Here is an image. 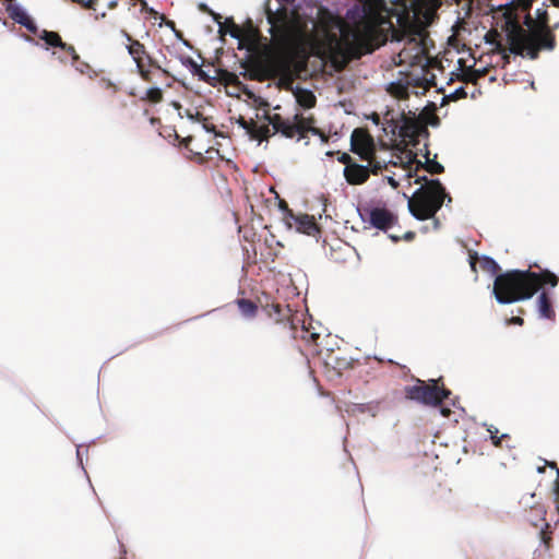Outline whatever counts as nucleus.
<instances>
[{
  "mask_svg": "<svg viewBox=\"0 0 559 559\" xmlns=\"http://www.w3.org/2000/svg\"><path fill=\"white\" fill-rule=\"evenodd\" d=\"M379 26L372 21L349 24L330 10L320 8L314 53L330 60L336 70H343L352 60L372 52L379 45Z\"/></svg>",
  "mask_w": 559,
  "mask_h": 559,
  "instance_id": "nucleus-1",
  "label": "nucleus"
},
{
  "mask_svg": "<svg viewBox=\"0 0 559 559\" xmlns=\"http://www.w3.org/2000/svg\"><path fill=\"white\" fill-rule=\"evenodd\" d=\"M439 0H397L395 8L388 10L390 17H396V27H392V38L405 40L399 57L401 62L420 63L427 55V31L421 20L423 8L433 5Z\"/></svg>",
  "mask_w": 559,
  "mask_h": 559,
  "instance_id": "nucleus-2",
  "label": "nucleus"
},
{
  "mask_svg": "<svg viewBox=\"0 0 559 559\" xmlns=\"http://www.w3.org/2000/svg\"><path fill=\"white\" fill-rule=\"evenodd\" d=\"M558 281L557 275L549 270H512L496 276L492 292L499 304H512L530 299L545 285L556 287Z\"/></svg>",
  "mask_w": 559,
  "mask_h": 559,
  "instance_id": "nucleus-3",
  "label": "nucleus"
},
{
  "mask_svg": "<svg viewBox=\"0 0 559 559\" xmlns=\"http://www.w3.org/2000/svg\"><path fill=\"white\" fill-rule=\"evenodd\" d=\"M421 182L424 185L408 199V210L415 218L426 221L435 217L445 199L451 202L452 198L445 192V188L439 179H428L426 176H421L414 181L416 185Z\"/></svg>",
  "mask_w": 559,
  "mask_h": 559,
  "instance_id": "nucleus-4",
  "label": "nucleus"
},
{
  "mask_svg": "<svg viewBox=\"0 0 559 559\" xmlns=\"http://www.w3.org/2000/svg\"><path fill=\"white\" fill-rule=\"evenodd\" d=\"M510 28L507 34L509 50L514 55L526 52L531 59L538 57L540 49H554L556 45L555 35L550 29L540 31L534 34H527L518 23H509Z\"/></svg>",
  "mask_w": 559,
  "mask_h": 559,
  "instance_id": "nucleus-5",
  "label": "nucleus"
},
{
  "mask_svg": "<svg viewBox=\"0 0 559 559\" xmlns=\"http://www.w3.org/2000/svg\"><path fill=\"white\" fill-rule=\"evenodd\" d=\"M417 110L418 108L405 111L403 108L397 114L388 110L384 115V120L391 127L392 133L397 134L405 146H416L419 143V138L429 135L426 122L417 117Z\"/></svg>",
  "mask_w": 559,
  "mask_h": 559,
  "instance_id": "nucleus-6",
  "label": "nucleus"
},
{
  "mask_svg": "<svg viewBox=\"0 0 559 559\" xmlns=\"http://www.w3.org/2000/svg\"><path fill=\"white\" fill-rule=\"evenodd\" d=\"M404 394L407 400L437 407L449 399L451 391L444 386L442 378L431 379L428 382L416 379L414 385L404 388Z\"/></svg>",
  "mask_w": 559,
  "mask_h": 559,
  "instance_id": "nucleus-7",
  "label": "nucleus"
},
{
  "mask_svg": "<svg viewBox=\"0 0 559 559\" xmlns=\"http://www.w3.org/2000/svg\"><path fill=\"white\" fill-rule=\"evenodd\" d=\"M267 23L271 25L270 33L277 40L288 39L295 31L296 13L286 5H281L275 11L270 7L265 9Z\"/></svg>",
  "mask_w": 559,
  "mask_h": 559,
  "instance_id": "nucleus-8",
  "label": "nucleus"
},
{
  "mask_svg": "<svg viewBox=\"0 0 559 559\" xmlns=\"http://www.w3.org/2000/svg\"><path fill=\"white\" fill-rule=\"evenodd\" d=\"M314 119L313 117H304L300 114H296L293 119L286 118L285 121L278 127L275 133H281L283 136L287 139H293L296 135L299 139L306 138L309 132L316 135H320L322 141L326 142L328 138L324 133L313 127Z\"/></svg>",
  "mask_w": 559,
  "mask_h": 559,
  "instance_id": "nucleus-9",
  "label": "nucleus"
},
{
  "mask_svg": "<svg viewBox=\"0 0 559 559\" xmlns=\"http://www.w3.org/2000/svg\"><path fill=\"white\" fill-rule=\"evenodd\" d=\"M350 152L360 159H371L372 152H377L374 140L367 129L356 128L350 135Z\"/></svg>",
  "mask_w": 559,
  "mask_h": 559,
  "instance_id": "nucleus-10",
  "label": "nucleus"
},
{
  "mask_svg": "<svg viewBox=\"0 0 559 559\" xmlns=\"http://www.w3.org/2000/svg\"><path fill=\"white\" fill-rule=\"evenodd\" d=\"M409 155L412 156V158L409 159L406 166L409 169L408 177H415L416 179L417 177H419L418 171L420 169H425L431 175H439L444 173V167L436 160L437 156L435 155L433 158H430V152L427 147L425 153V163L417 160L416 154H414L412 151H409Z\"/></svg>",
  "mask_w": 559,
  "mask_h": 559,
  "instance_id": "nucleus-11",
  "label": "nucleus"
},
{
  "mask_svg": "<svg viewBox=\"0 0 559 559\" xmlns=\"http://www.w3.org/2000/svg\"><path fill=\"white\" fill-rule=\"evenodd\" d=\"M324 364L326 367L336 371L338 376H342L347 370L355 369L360 366L359 360L347 357L340 349L329 352L324 357Z\"/></svg>",
  "mask_w": 559,
  "mask_h": 559,
  "instance_id": "nucleus-12",
  "label": "nucleus"
},
{
  "mask_svg": "<svg viewBox=\"0 0 559 559\" xmlns=\"http://www.w3.org/2000/svg\"><path fill=\"white\" fill-rule=\"evenodd\" d=\"M424 81L425 79L420 80L406 76L405 80L392 82L388 87V92L399 100H406L409 97V87H423L424 91L427 90L426 85L424 84Z\"/></svg>",
  "mask_w": 559,
  "mask_h": 559,
  "instance_id": "nucleus-13",
  "label": "nucleus"
},
{
  "mask_svg": "<svg viewBox=\"0 0 559 559\" xmlns=\"http://www.w3.org/2000/svg\"><path fill=\"white\" fill-rule=\"evenodd\" d=\"M369 223L377 229L386 231L397 223V216L384 207H373L369 211Z\"/></svg>",
  "mask_w": 559,
  "mask_h": 559,
  "instance_id": "nucleus-14",
  "label": "nucleus"
},
{
  "mask_svg": "<svg viewBox=\"0 0 559 559\" xmlns=\"http://www.w3.org/2000/svg\"><path fill=\"white\" fill-rule=\"evenodd\" d=\"M343 176L350 186H360L368 181L370 177L369 166L360 165L357 162L344 167Z\"/></svg>",
  "mask_w": 559,
  "mask_h": 559,
  "instance_id": "nucleus-15",
  "label": "nucleus"
},
{
  "mask_svg": "<svg viewBox=\"0 0 559 559\" xmlns=\"http://www.w3.org/2000/svg\"><path fill=\"white\" fill-rule=\"evenodd\" d=\"M5 1L8 2L5 10L9 16L20 25L24 26L28 32L36 34V24L20 5L14 3L15 0Z\"/></svg>",
  "mask_w": 559,
  "mask_h": 559,
  "instance_id": "nucleus-16",
  "label": "nucleus"
},
{
  "mask_svg": "<svg viewBox=\"0 0 559 559\" xmlns=\"http://www.w3.org/2000/svg\"><path fill=\"white\" fill-rule=\"evenodd\" d=\"M479 261L480 267L483 271L491 274L499 275L498 273L501 271L499 264L490 257H483L480 260L476 252L469 254V264L471 269L476 272V264Z\"/></svg>",
  "mask_w": 559,
  "mask_h": 559,
  "instance_id": "nucleus-17",
  "label": "nucleus"
},
{
  "mask_svg": "<svg viewBox=\"0 0 559 559\" xmlns=\"http://www.w3.org/2000/svg\"><path fill=\"white\" fill-rule=\"evenodd\" d=\"M295 222L297 224V230L306 234L308 236H314L319 233V226L314 221V217L308 214H302L295 216Z\"/></svg>",
  "mask_w": 559,
  "mask_h": 559,
  "instance_id": "nucleus-18",
  "label": "nucleus"
},
{
  "mask_svg": "<svg viewBox=\"0 0 559 559\" xmlns=\"http://www.w3.org/2000/svg\"><path fill=\"white\" fill-rule=\"evenodd\" d=\"M127 38L130 41V45L128 46V51L133 58L135 64L138 66V62L145 63V58L148 56L145 46L138 39L131 38L129 34H127Z\"/></svg>",
  "mask_w": 559,
  "mask_h": 559,
  "instance_id": "nucleus-19",
  "label": "nucleus"
},
{
  "mask_svg": "<svg viewBox=\"0 0 559 559\" xmlns=\"http://www.w3.org/2000/svg\"><path fill=\"white\" fill-rule=\"evenodd\" d=\"M537 306L540 317L545 319L552 320L555 319V310L552 308V301L548 295V293L543 292L537 299Z\"/></svg>",
  "mask_w": 559,
  "mask_h": 559,
  "instance_id": "nucleus-20",
  "label": "nucleus"
},
{
  "mask_svg": "<svg viewBox=\"0 0 559 559\" xmlns=\"http://www.w3.org/2000/svg\"><path fill=\"white\" fill-rule=\"evenodd\" d=\"M295 97L299 106L305 109H310L316 106L317 98L314 94L306 88H297L295 92Z\"/></svg>",
  "mask_w": 559,
  "mask_h": 559,
  "instance_id": "nucleus-21",
  "label": "nucleus"
},
{
  "mask_svg": "<svg viewBox=\"0 0 559 559\" xmlns=\"http://www.w3.org/2000/svg\"><path fill=\"white\" fill-rule=\"evenodd\" d=\"M239 311L246 318H253L258 312V306L250 299L240 298L236 300Z\"/></svg>",
  "mask_w": 559,
  "mask_h": 559,
  "instance_id": "nucleus-22",
  "label": "nucleus"
},
{
  "mask_svg": "<svg viewBox=\"0 0 559 559\" xmlns=\"http://www.w3.org/2000/svg\"><path fill=\"white\" fill-rule=\"evenodd\" d=\"M40 39L51 47L64 48V41H62L60 35L52 31H43Z\"/></svg>",
  "mask_w": 559,
  "mask_h": 559,
  "instance_id": "nucleus-23",
  "label": "nucleus"
},
{
  "mask_svg": "<svg viewBox=\"0 0 559 559\" xmlns=\"http://www.w3.org/2000/svg\"><path fill=\"white\" fill-rule=\"evenodd\" d=\"M272 134L273 132H271L269 126H258L257 123H254L250 136L261 142L267 140Z\"/></svg>",
  "mask_w": 559,
  "mask_h": 559,
  "instance_id": "nucleus-24",
  "label": "nucleus"
},
{
  "mask_svg": "<svg viewBox=\"0 0 559 559\" xmlns=\"http://www.w3.org/2000/svg\"><path fill=\"white\" fill-rule=\"evenodd\" d=\"M183 64L190 69L193 75L199 76V79L202 81L209 82L207 74L192 58H187L186 61H183Z\"/></svg>",
  "mask_w": 559,
  "mask_h": 559,
  "instance_id": "nucleus-25",
  "label": "nucleus"
},
{
  "mask_svg": "<svg viewBox=\"0 0 559 559\" xmlns=\"http://www.w3.org/2000/svg\"><path fill=\"white\" fill-rule=\"evenodd\" d=\"M431 106L432 108L426 107L419 115H417V117H420V119L426 122V126L428 123L435 126L439 121L438 117L435 114V105L431 104Z\"/></svg>",
  "mask_w": 559,
  "mask_h": 559,
  "instance_id": "nucleus-26",
  "label": "nucleus"
},
{
  "mask_svg": "<svg viewBox=\"0 0 559 559\" xmlns=\"http://www.w3.org/2000/svg\"><path fill=\"white\" fill-rule=\"evenodd\" d=\"M164 95L163 91L158 87H151L146 91L145 96L142 98L143 100H147L153 104H158L163 100Z\"/></svg>",
  "mask_w": 559,
  "mask_h": 559,
  "instance_id": "nucleus-27",
  "label": "nucleus"
},
{
  "mask_svg": "<svg viewBox=\"0 0 559 559\" xmlns=\"http://www.w3.org/2000/svg\"><path fill=\"white\" fill-rule=\"evenodd\" d=\"M377 152H372L371 159H364L368 164L366 166H369L370 174L378 175L382 169L386 167L384 162H381L376 156Z\"/></svg>",
  "mask_w": 559,
  "mask_h": 559,
  "instance_id": "nucleus-28",
  "label": "nucleus"
},
{
  "mask_svg": "<svg viewBox=\"0 0 559 559\" xmlns=\"http://www.w3.org/2000/svg\"><path fill=\"white\" fill-rule=\"evenodd\" d=\"M138 73L141 76V79L146 83H153L154 82V75L155 72L146 67L145 63L138 62Z\"/></svg>",
  "mask_w": 559,
  "mask_h": 559,
  "instance_id": "nucleus-29",
  "label": "nucleus"
},
{
  "mask_svg": "<svg viewBox=\"0 0 559 559\" xmlns=\"http://www.w3.org/2000/svg\"><path fill=\"white\" fill-rule=\"evenodd\" d=\"M264 119L269 122V124L272 126L273 134H275V131L281 127V124L285 121L286 118H283L280 114H269L266 112L264 115Z\"/></svg>",
  "mask_w": 559,
  "mask_h": 559,
  "instance_id": "nucleus-30",
  "label": "nucleus"
},
{
  "mask_svg": "<svg viewBox=\"0 0 559 559\" xmlns=\"http://www.w3.org/2000/svg\"><path fill=\"white\" fill-rule=\"evenodd\" d=\"M275 242V237L272 235L270 238H265V241L264 243L267 246V247H272V243ZM276 246L282 248V245L276 241ZM272 249V248H270ZM278 253L280 251H275V250H270L266 255L264 257V261H271V262H274L275 259L278 257Z\"/></svg>",
  "mask_w": 559,
  "mask_h": 559,
  "instance_id": "nucleus-31",
  "label": "nucleus"
},
{
  "mask_svg": "<svg viewBox=\"0 0 559 559\" xmlns=\"http://www.w3.org/2000/svg\"><path fill=\"white\" fill-rule=\"evenodd\" d=\"M300 338L308 344L318 345V340L320 338V334L316 333L313 331H310L309 329H306L304 326L301 330Z\"/></svg>",
  "mask_w": 559,
  "mask_h": 559,
  "instance_id": "nucleus-32",
  "label": "nucleus"
},
{
  "mask_svg": "<svg viewBox=\"0 0 559 559\" xmlns=\"http://www.w3.org/2000/svg\"><path fill=\"white\" fill-rule=\"evenodd\" d=\"M145 64H146V67H147L148 69H151V70H153V71H155V70H156V71H158L162 75L167 76V78H170V73H169L167 70L163 69V68L158 64V62H157L155 59H153L150 55L145 58Z\"/></svg>",
  "mask_w": 559,
  "mask_h": 559,
  "instance_id": "nucleus-33",
  "label": "nucleus"
},
{
  "mask_svg": "<svg viewBox=\"0 0 559 559\" xmlns=\"http://www.w3.org/2000/svg\"><path fill=\"white\" fill-rule=\"evenodd\" d=\"M499 38H500V34L496 29L489 31L485 36L486 43H488L490 45H495L496 48L500 50L502 48V44L499 40Z\"/></svg>",
  "mask_w": 559,
  "mask_h": 559,
  "instance_id": "nucleus-34",
  "label": "nucleus"
},
{
  "mask_svg": "<svg viewBox=\"0 0 559 559\" xmlns=\"http://www.w3.org/2000/svg\"><path fill=\"white\" fill-rule=\"evenodd\" d=\"M98 84H99L100 88L109 91L111 94H116L118 92L117 85L108 79H105V78L100 79Z\"/></svg>",
  "mask_w": 559,
  "mask_h": 559,
  "instance_id": "nucleus-35",
  "label": "nucleus"
},
{
  "mask_svg": "<svg viewBox=\"0 0 559 559\" xmlns=\"http://www.w3.org/2000/svg\"><path fill=\"white\" fill-rule=\"evenodd\" d=\"M450 99L459 100L467 97V93L463 86L457 87L453 93L450 94Z\"/></svg>",
  "mask_w": 559,
  "mask_h": 559,
  "instance_id": "nucleus-36",
  "label": "nucleus"
},
{
  "mask_svg": "<svg viewBox=\"0 0 559 559\" xmlns=\"http://www.w3.org/2000/svg\"><path fill=\"white\" fill-rule=\"evenodd\" d=\"M337 160L345 167L356 162L348 153H338Z\"/></svg>",
  "mask_w": 559,
  "mask_h": 559,
  "instance_id": "nucleus-37",
  "label": "nucleus"
},
{
  "mask_svg": "<svg viewBox=\"0 0 559 559\" xmlns=\"http://www.w3.org/2000/svg\"><path fill=\"white\" fill-rule=\"evenodd\" d=\"M238 123L250 134L255 122L253 120L248 121L243 117H239Z\"/></svg>",
  "mask_w": 559,
  "mask_h": 559,
  "instance_id": "nucleus-38",
  "label": "nucleus"
},
{
  "mask_svg": "<svg viewBox=\"0 0 559 559\" xmlns=\"http://www.w3.org/2000/svg\"><path fill=\"white\" fill-rule=\"evenodd\" d=\"M61 49L71 56L73 62L79 60L80 57L72 45L64 43V48Z\"/></svg>",
  "mask_w": 559,
  "mask_h": 559,
  "instance_id": "nucleus-39",
  "label": "nucleus"
},
{
  "mask_svg": "<svg viewBox=\"0 0 559 559\" xmlns=\"http://www.w3.org/2000/svg\"><path fill=\"white\" fill-rule=\"evenodd\" d=\"M239 233H243V239L249 242L254 241L255 233L252 229H246L240 227Z\"/></svg>",
  "mask_w": 559,
  "mask_h": 559,
  "instance_id": "nucleus-40",
  "label": "nucleus"
},
{
  "mask_svg": "<svg viewBox=\"0 0 559 559\" xmlns=\"http://www.w3.org/2000/svg\"><path fill=\"white\" fill-rule=\"evenodd\" d=\"M490 432V438L492 440V443L496 445V447H499L501 444V439L504 437V436H501V437H498L497 433H498V429L496 428L495 431H492L491 429L488 430Z\"/></svg>",
  "mask_w": 559,
  "mask_h": 559,
  "instance_id": "nucleus-41",
  "label": "nucleus"
},
{
  "mask_svg": "<svg viewBox=\"0 0 559 559\" xmlns=\"http://www.w3.org/2000/svg\"><path fill=\"white\" fill-rule=\"evenodd\" d=\"M540 538H542V542L546 545V547H549L550 540H551L550 532L542 530Z\"/></svg>",
  "mask_w": 559,
  "mask_h": 559,
  "instance_id": "nucleus-42",
  "label": "nucleus"
},
{
  "mask_svg": "<svg viewBox=\"0 0 559 559\" xmlns=\"http://www.w3.org/2000/svg\"><path fill=\"white\" fill-rule=\"evenodd\" d=\"M73 2L81 3L87 9H93L95 5L96 0H72Z\"/></svg>",
  "mask_w": 559,
  "mask_h": 559,
  "instance_id": "nucleus-43",
  "label": "nucleus"
},
{
  "mask_svg": "<svg viewBox=\"0 0 559 559\" xmlns=\"http://www.w3.org/2000/svg\"><path fill=\"white\" fill-rule=\"evenodd\" d=\"M277 323H281L284 329L288 330V332L294 331V325L289 320H277Z\"/></svg>",
  "mask_w": 559,
  "mask_h": 559,
  "instance_id": "nucleus-44",
  "label": "nucleus"
},
{
  "mask_svg": "<svg viewBox=\"0 0 559 559\" xmlns=\"http://www.w3.org/2000/svg\"><path fill=\"white\" fill-rule=\"evenodd\" d=\"M139 1L141 2L143 10L148 12L151 15H154V16L157 15V12L154 9L147 7V2L145 0H139Z\"/></svg>",
  "mask_w": 559,
  "mask_h": 559,
  "instance_id": "nucleus-45",
  "label": "nucleus"
},
{
  "mask_svg": "<svg viewBox=\"0 0 559 559\" xmlns=\"http://www.w3.org/2000/svg\"><path fill=\"white\" fill-rule=\"evenodd\" d=\"M223 76H224V79H225L228 83H233L234 81H236V80H237L236 74L230 73V72H228V71H224V72H223Z\"/></svg>",
  "mask_w": 559,
  "mask_h": 559,
  "instance_id": "nucleus-46",
  "label": "nucleus"
},
{
  "mask_svg": "<svg viewBox=\"0 0 559 559\" xmlns=\"http://www.w3.org/2000/svg\"><path fill=\"white\" fill-rule=\"evenodd\" d=\"M508 324L523 325L524 320L521 317H512L508 320Z\"/></svg>",
  "mask_w": 559,
  "mask_h": 559,
  "instance_id": "nucleus-47",
  "label": "nucleus"
},
{
  "mask_svg": "<svg viewBox=\"0 0 559 559\" xmlns=\"http://www.w3.org/2000/svg\"><path fill=\"white\" fill-rule=\"evenodd\" d=\"M439 407H440V414H441L443 417L448 418V417H450V416H451V414H452L451 408H449V407H447V406H442V404H441Z\"/></svg>",
  "mask_w": 559,
  "mask_h": 559,
  "instance_id": "nucleus-48",
  "label": "nucleus"
},
{
  "mask_svg": "<svg viewBox=\"0 0 559 559\" xmlns=\"http://www.w3.org/2000/svg\"><path fill=\"white\" fill-rule=\"evenodd\" d=\"M370 1L373 3V5H374L377 9L382 10V9H384V7H385V1H384V0H370Z\"/></svg>",
  "mask_w": 559,
  "mask_h": 559,
  "instance_id": "nucleus-49",
  "label": "nucleus"
},
{
  "mask_svg": "<svg viewBox=\"0 0 559 559\" xmlns=\"http://www.w3.org/2000/svg\"><path fill=\"white\" fill-rule=\"evenodd\" d=\"M233 37H239V28L236 24L233 23V31L230 32Z\"/></svg>",
  "mask_w": 559,
  "mask_h": 559,
  "instance_id": "nucleus-50",
  "label": "nucleus"
},
{
  "mask_svg": "<svg viewBox=\"0 0 559 559\" xmlns=\"http://www.w3.org/2000/svg\"><path fill=\"white\" fill-rule=\"evenodd\" d=\"M545 465L556 469L558 475H559V468H558L556 462H547V461H545Z\"/></svg>",
  "mask_w": 559,
  "mask_h": 559,
  "instance_id": "nucleus-51",
  "label": "nucleus"
},
{
  "mask_svg": "<svg viewBox=\"0 0 559 559\" xmlns=\"http://www.w3.org/2000/svg\"><path fill=\"white\" fill-rule=\"evenodd\" d=\"M545 468H546V465L544 464L543 466H539V467L537 468V472H538V473H544V472H545Z\"/></svg>",
  "mask_w": 559,
  "mask_h": 559,
  "instance_id": "nucleus-52",
  "label": "nucleus"
},
{
  "mask_svg": "<svg viewBox=\"0 0 559 559\" xmlns=\"http://www.w3.org/2000/svg\"><path fill=\"white\" fill-rule=\"evenodd\" d=\"M390 183H391L393 187H396V186H397V183L395 182V180H394V179H392V178H390Z\"/></svg>",
  "mask_w": 559,
  "mask_h": 559,
  "instance_id": "nucleus-53",
  "label": "nucleus"
},
{
  "mask_svg": "<svg viewBox=\"0 0 559 559\" xmlns=\"http://www.w3.org/2000/svg\"><path fill=\"white\" fill-rule=\"evenodd\" d=\"M274 309L276 310V312H280V305L274 306Z\"/></svg>",
  "mask_w": 559,
  "mask_h": 559,
  "instance_id": "nucleus-54",
  "label": "nucleus"
},
{
  "mask_svg": "<svg viewBox=\"0 0 559 559\" xmlns=\"http://www.w3.org/2000/svg\"><path fill=\"white\" fill-rule=\"evenodd\" d=\"M156 120H157L156 118H152V119H151V122H152V123H155V121H156Z\"/></svg>",
  "mask_w": 559,
  "mask_h": 559,
  "instance_id": "nucleus-55",
  "label": "nucleus"
},
{
  "mask_svg": "<svg viewBox=\"0 0 559 559\" xmlns=\"http://www.w3.org/2000/svg\"><path fill=\"white\" fill-rule=\"evenodd\" d=\"M120 559H124V558H120Z\"/></svg>",
  "mask_w": 559,
  "mask_h": 559,
  "instance_id": "nucleus-56",
  "label": "nucleus"
}]
</instances>
